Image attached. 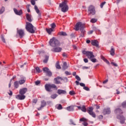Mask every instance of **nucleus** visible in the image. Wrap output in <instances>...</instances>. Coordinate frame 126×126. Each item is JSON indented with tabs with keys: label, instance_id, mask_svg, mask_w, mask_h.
<instances>
[{
	"label": "nucleus",
	"instance_id": "f257e3e1",
	"mask_svg": "<svg viewBox=\"0 0 126 126\" xmlns=\"http://www.w3.org/2000/svg\"><path fill=\"white\" fill-rule=\"evenodd\" d=\"M75 31H78V30H80L81 32V34L80 35V37H84V34L85 33V31L84 30V28L85 27L84 24H82V22H78L75 26Z\"/></svg>",
	"mask_w": 126,
	"mask_h": 126
},
{
	"label": "nucleus",
	"instance_id": "f03ea898",
	"mask_svg": "<svg viewBox=\"0 0 126 126\" xmlns=\"http://www.w3.org/2000/svg\"><path fill=\"white\" fill-rule=\"evenodd\" d=\"M26 30L28 32H29L32 34H34L35 31H36V28L33 26L32 24L29 22H27L26 24Z\"/></svg>",
	"mask_w": 126,
	"mask_h": 126
},
{
	"label": "nucleus",
	"instance_id": "7ed1b4c3",
	"mask_svg": "<svg viewBox=\"0 0 126 126\" xmlns=\"http://www.w3.org/2000/svg\"><path fill=\"white\" fill-rule=\"evenodd\" d=\"M45 88L46 91H47L48 92H52L53 89H54V90H58V87H57V86L53 84H46L45 85Z\"/></svg>",
	"mask_w": 126,
	"mask_h": 126
},
{
	"label": "nucleus",
	"instance_id": "20e7f679",
	"mask_svg": "<svg viewBox=\"0 0 126 126\" xmlns=\"http://www.w3.org/2000/svg\"><path fill=\"white\" fill-rule=\"evenodd\" d=\"M67 1L64 0L62 3L59 4L60 7H61L62 12H66L68 10V6L67 5Z\"/></svg>",
	"mask_w": 126,
	"mask_h": 126
},
{
	"label": "nucleus",
	"instance_id": "39448f33",
	"mask_svg": "<svg viewBox=\"0 0 126 126\" xmlns=\"http://www.w3.org/2000/svg\"><path fill=\"white\" fill-rule=\"evenodd\" d=\"M49 44L52 47H58L60 45V41L55 37H53L49 41Z\"/></svg>",
	"mask_w": 126,
	"mask_h": 126
},
{
	"label": "nucleus",
	"instance_id": "423d86ee",
	"mask_svg": "<svg viewBox=\"0 0 126 126\" xmlns=\"http://www.w3.org/2000/svg\"><path fill=\"white\" fill-rule=\"evenodd\" d=\"M88 12L89 15H94L95 13V7L94 6L91 5L88 8Z\"/></svg>",
	"mask_w": 126,
	"mask_h": 126
},
{
	"label": "nucleus",
	"instance_id": "0eeeda50",
	"mask_svg": "<svg viewBox=\"0 0 126 126\" xmlns=\"http://www.w3.org/2000/svg\"><path fill=\"white\" fill-rule=\"evenodd\" d=\"M82 53L83 55H86V56H87V57L88 58V59H90V60L93 59V58H95V56L93 55V52L91 51H83Z\"/></svg>",
	"mask_w": 126,
	"mask_h": 126
},
{
	"label": "nucleus",
	"instance_id": "6e6552de",
	"mask_svg": "<svg viewBox=\"0 0 126 126\" xmlns=\"http://www.w3.org/2000/svg\"><path fill=\"white\" fill-rule=\"evenodd\" d=\"M93 110H94V108L92 107H89L87 109V112L89 115L92 116L93 118H96V114H95V113L93 112Z\"/></svg>",
	"mask_w": 126,
	"mask_h": 126
},
{
	"label": "nucleus",
	"instance_id": "1a4fd4ad",
	"mask_svg": "<svg viewBox=\"0 0 126 126\" xmlns=\"http://www.w3.org/2000/svg\"><path fill=\"white\" fill-rule=\"evenodd\" d=\"M43 70L45 73H46L48 76H52V72L50 71V69L47 67L43 68Z\"/></svg>",
	"mask_w": 126,
	"mask_h": 126
},
{
	"label": "nucleus",
	"instance_id": "9d476101",
	"mask_svg": "<svg viewBox=\"0 0 126 126\" xmlns=\"http://www.w3.org/2000/svg\"><path fill=\"white\" fill-rule=\"evenodd\" d=\"M17 33L19 35L20 38H23L25 35V32L23 30H19L17 31Z\"/></svg>",
	"mask_w": 126,
	"mask_h": 126
},
{
	"label": "nucleus",
	"instance_id": "9b49d317",
	"mask_svg": "<svg viewBox=\"0 0 126 126\" xmlns=\"http://www.w3.org/2000/svg\"><path fill=\"white\" fill-rule=\"evenodd\" d=\"M20 79L19 81V83L20 85H22V84H24V83L26 81V77H25L24 76H20Z\"/></svg>",
	"mask_w": 126,
	"mask_h": 126
},
{
	"label": "nucleus",
	"instance_id": "f8f14e48",
	"mask_svg": "<svg viewBox=\"0 0 126 126\" xmlns=\"http://www.w3.org/2000/svg\"><path fill=\"white\" fill-rule=\"evenodd\" d=\"M26 96L24 94H18L16 96V98L18 100H24L26 98Z\"/></svg>",
	"mask_w": 126,
	"mask_h": 126
},
{
	"label": "nucleus",
	"instance_id": "ddd939ff",
	"mask_svg": "<svg viewBox=\"0 0 126 126\" xmlns=\"http://www.w3.org/2000/svg\"><path fill=\"white\" fill-rule=\"evenodd\" d=\"M28 90L27 88H24L22 89H20L19 91V94L21 95H24L25 93H26V92Z\"/></svg>",
	"mask_w": 126,
	"mask_h": 126
},
{
	"label": "nucleus",
	"instance_id": "4468645a",
	"mask_svg": "<svg viewBox=\"0 0 126 126\" xmlns=\"http://www.w3.org/2000/svg\"><path fill=\"white\" fill-rule=\"evenodd\" d=\"M60 80H63V78L61 77L58 76L57 78H54L56 84H61V81Z\"/></svg>",
	"mask_w": 126,
	"mask_h": 126
},
{
	"label": "nucleus",
	"instance_id": "2eb2a0df",
	"mask_svg": "<svg viewBox=\"0 0 126 126\" xmlns=\"http://www.w3.org/2000/svg\"><path fill=\"white\" fill-rule=\"evenodd\" d=\"M91 44L93 45V46H94L95 47H96L98 48L99 47V42H98V41L96 40H92Z\"/></svg>",
	"mask_w": 126,
	"mask_h": 126
},
{
	"label": "nucleus",
	"instance_id": "dca6fc26",
	"mask_svg": "<svg viewBox=\"0 0 126 126\" xmlns=\"http://www.w3.org/2000/svg\"><path fill=\"white\" fill-rule=\"evenodd\" d=\"M13 10L15 14H16L17 15H21V14H22L23 13L22 10L18 11L16 9V8H14Z\"/></svg>",
	"mask_w": 126,
	"mask_h": 126
},
{
	"label": "nucleus",
	"instance_id": "f3484780",
	"mask_svg": "<svg viewBox=\"0 0 126 126\" xmlns=\"http://www.w3.org/2000/svg\"><path fill=\"white\" fill-rule=\"evenodd\" d=\"M118 119H119L120 120V124H121L122 125L125 124V121H126V119L124 116H118Z\"/></svg>",
	"mask_w": 126,
	"mask_h": 126
},
{
	"label": "nucleus",
	"instance_id": "a211bd4d",
	"mask_svg": "<svg viewBox=\"0 0 126 126\" xmlns=\"http://www.w3.org/2000/svg\"><path fill=\"white\" fill-rule=\"evenodd\" d=\"M62 50H63V48L62 47H55L53 49V52H55V53H60V52H62Z\"/></svg>",
	"mask_w": 126,
	"mask_h": 126
},
{
	"label": "nucleus",
	"instance_id": "6ab92c4d",
	"mask_svg": "<svg viewBox=\"0 0 126 126\" xmlns=\"http://www.w3.org/2000/svg\"><path fill=\"white\" fill-rule=\"evenodd\" d=\"M103 115H109V114H111V110L110 108H106L103 110Z\"/></svg>",
	"mask_w": 126,
	"mask_h": 126
},
{
	"label": "nucleus",
	"instance_id": "aec40b11",
	"mask_svg": "<svg viewBox=\"0 0 126 126\" xmlns=\"http://www.w3.org/2000/svg\"><path fill=\"white\" fill-rule=\"evenodd\" d=\"M57 93L59 95H61V94H66V91H65L63 90L59 89L57 91Z\"/></svg>",
	"mask_w": 126,
	"mask_h": 126
},
{
	"label": "nucleus",
	"instance_id": "412c9836",
	"mask_svg": "<svg viewBox=\"0 0 126 126\" xmlns=\"http://www.w3.org/2000/svg\"><path fill=\"white\" fill-rule=\"evenodd\" d=\"M34 10H35L36 13L38 14V16L41 17V13H40V10L38 8V6L37 5H34Z\"/></svg>",
	"mask_w": 126,
	"mask_h": 126
},
{
	"label": "nucleus",
	"instance_id": "4be33fe9",
	"mask_svg": "<svg viewBox=\"0 0 126 126\" xmlns=\"http://www.w3.org/2000/svg\"><path fill=\"white\" fill-rule=\"evenodd\" d=\"M66 109L69 112H72V111H74V107L73 106H69L66 107Z\"/></svg>",
	"mask_w": 126,
	"mask_h": 126
},
{
	"label": "nucleus",
	"instance_id": "5701e85b",
	"mask_svg": "<svg viewBox=\"0 0 126 126\" xmlns=\"http://www.w3.org/2000/svg\"><path fill=\"white\" fill-rule=\"evenodd\" d=\"M78 109H79V110H81V111H82V112H84L85 113L86 112V108L85 107V106H83L82 107L81 106H77Z\"/></svg>",
	"mask_w": 126,
	"mask_h": 126
},
{
	"label": "nucleus",
	"instance_id": "b1692460",
	"mask_svg": "<svg viewBox=\"0 0 126 126\" xmlns=\"http://www.w3.org/2000/svg\"><path fill=\"white\" fill-rule=\"evenodd\" d=\"M26 17H27V20L29 21V22H32V19H31V15H30L29 14H27Z\"/></svg>",
	"mask_w": 126,
	"mask_h": 126
},
{
	"label": "nucleus",
	"instance_id": "393cba45",
	"mask_svg": "<svg viewBox=\"0 0 126 126\" xmlns=\"http://www.w3.org/2000/svg\"><path fill=\"white\" fill-rule=\"evenodd\" d=\"M46 32H47V33H48L49 35H51V34L52 33V32H54V29L52 28H50V29L46 28Z\"/></svg>",
	"mask_w": 126,
	"mask_h": 126
},
{
	"label": "nucleus",
	"instance_id": "a878e982",
	"mask_svg": "<svg viewBox=\"0 0 126 126\" xmlns=\"http://www.w3.org/2000/svg\"><path fill=\"white\" fill-rule=\"evenodd\" d=\"M115 113L116 114H123V111L121 109L118 108L115 110Z\"/></svg>",
	"mask_w": 126,
	"mask_h": 126
},
{
	"label": "nucleus",
	"instance_id": "bb28decb",
	"mask_svg": "<svg viewBox=\"0 0 126 126\" xmlns=\"http://www.w3.org/2000/svg\"><path fill=\"white\" fill-rule=\"evenodd\" d=\"M68 68V66H67V63L66 62H64L63 65V69H67Z\"/></svg>",
	"mask_w": 126,
	"mask_h": 126
},
{
	"label": "nucleus",
	"instance_id": "cd10ccee",
	"mask_svg": "<svg viewBox=\"0 0 126 126\" xmlns=\"http://www.w3.org/2000/svg\"><path fill=\"white\" fill-rule=\"evenodd\" d=\"M48 61H49V56H45V59L43 60V63H48Z\"/></svg>",
	"mask_w": 126,
	"mask_h": 126
},
{
	"label": "nucleus",
	"instance_id": "c85d7f7f",
	"mask_svg": "<svg viewBox=\"0 0 126 126\" xmlns=\"http://www.w3.org/2000/svg\"><path fill=\"white\" fill-rule=\"evenodd\" d=\"M110 55L111 56H115V49L112 48L110 50Z\"/></svg>",
	"mask_w": 126,
	"mask_h": 126
},
{
	"label": "nucleus",
	"instance_id": "c756f323",
	"mask_svg": "<svg viewBox=\"0 0 126 126\" xmlns=\"http://www.w3.org/2000/svg\"><path fill=\"white\" fill-rule=\"evenodd\" d=\"M14 87L17 88L19 86V83L18 81H15L14 83Z\"/></svg>",
	"mask_w": 126,
	"mask_h": 126
},
{
	"label": "nucleus",
	"instance_id": "7c9ffc66",
	"mask_svg": "<svg viewBox=\"0 0 126 126\" xmlns=\"http://www.w3.org/2000/svg\"><path fill=\"white\" fill-rule=\"evenodd\" d=\"M46 105H47L46 101L43 100L41 102V108H44V107H45V106H46Z\"/></svg>",
	"mask_w": 126,
	"mask_h": 126
},
{
	"label": "nucleus",
	"instance_id": "2f4dec72",
	"mask_svg": "<svg viewBox=\"0 0 126 126\" xmlns=\"http://www.w3.org/2000/svg\"><path fill=\"white\" fill-rule=\"evenodd\" d=\"M59 35H61V36H67V34L64 32H59Z\"/></svg>",
	"mask_w": 126,
	"mask_h": 126
},
{
	"label": "nucleus",
	"instance_id": "473e14b6",
	"mask_svg": "<svg viewBox=\"0 0 126 126\" xmlns=\"http://www.w3.org/2000/svg\"><path fill=\"white\" fill-rule=\"evenodd\" d=\"M56 68H58V69H61L62 67H61V65H60V63L57 62L56 64Z\"/></svg>",
	"mask_w": 126,
	"mask_h": 126
},
{
	"label": "nucleus",
	"instance_id": "72a5a7b5",
	"mask_svg": "<svg viewBox=\"0 0 126 126\" xmlns=\"http://www.w3.org/2000/svg\"><path fill=\"white\" fill-rule=\"evenodd\" d=\"M5 8L4 7H2L0 10V14H2L4 12Z\"/></svg>",
	"mask_w": 126,
	"mask_h": 126
},
{
	"label": "nucleus",
	"instance_id": "f704fd0d",
	"mask_svg": "<svg viewBox=\"0 0 126 126\" xmlns=\"http://www.w3.org/2000/svg\"><path fill=\"white\" fill-rule=\"evenodd\" d=\"M57 97H58V94H52L51 96V98H52V99H56Z\"/></svg>",
	"mask_w": 126,
	"mask_h": 126
},
{
	"label": "nucleus",
	"instance_id": "c9c22d12",
	"mask_svg": "<svg viewBox=\"0 0 126 126\" xmlns=\"http://www.w3.org/2000/svg\"><path fill=\"white\" fill-rule=\"evenodd\" d=\"M56 24H55V23H53L52 24H51V29H55V28H56Z\"/></svg>",
	"mask_w": 126,
	"mask_h": 126
},
{
	"label": "nucleus",
	"instance_id": "e433bc0d",
	"mask_svg": "<svg viewBox=\"0 0 126 126\" xmlns=\"http://www.w3.org/2000/svg\"><path fill=\"white\" fill-rule=\"evenodd\" d=\"M91 22H92V23H95V22H97V19H92L91 20Z\"/></svg>",
	"mask_w": 126,
	"mask_h": 126
},
{
	"label": "nucleus",
	"instance_id": "4c0bfd02",
	"mask_svg": "<svg viewBox=\"0 0 126 126\" xmlns=\"http://www.w3.org/2000/svg\"><path fill=\"white\" fill-rule=\"evenodd\" d=\"M102 60H103V61L105 62L107 64H110V62H109V61L107 60V59H105V58L103 57Z\"/></svg>",
	"mask_w": 126,
	"mask_h": 126
},
{
	"label": "nucleus",
	"instance_id": "58836bf2",
	"mask_svg": "<svg viewBox=\"0 0 126 126\" xmlns=\"http://www.w3.org/2000/svg\"><path fill=\"white\" fill-rule=\"evenodd\" d=\"M57 109L58 110H62L63 109V106H62V104H59L57 107Z\"/></svg>",
	"mask_w": 126,
	"mask_h": 126
},
{
	"label": "nucleus",
	"instance_id": "ea45409f",
	"mask_svg": "<svg viewBox=\"0 0 126 126\" xmlns=\"http://www.w3.org/2000/svg\"><path fill=\"white\" fill-rule=\"evenodd\" d=\"M35 70L38 73H40V72H41V70H40V68H39V67H36L35 68Z\"/></svg>",
	"mask_w": 126,
	"mask_h": 126
},
{
	"label": "nucleus",
	"instance_id": "a19ab883",
	"mask_svg": "<svg viewBox=\"0 0 126 126\" xmlns=\"http://www.w3.org/2000/svg\"><path fill=\"white\" fill-rule=\"evenodd\" d=\"M90 60L92 63H96L97 62V59L94 58V59H91Z\"/></svg>",
	"mask_w": 126,
	"mask_h": 126
},
{
	"label": "nucleus",
	"instance_id": "79ce46f5",
	"mask_svg": "<svg viewBox=\"0 0 126 126\" xmlns=\"http://www.w3.org/2000/svg\"><path fill=\"white\" fill-rule=\"evenodd\" d=\"M83 89H84V90H86V91H90V89L88 87H86L85 86L83 87Z\"/></svg>",
	"mask_w": 126,
	"mask_h": 126
},
{
	"label": "nucleus",
	"instance_id": "37998d69",
	"mask_svg": "<svg viewBox=\"0 0 126 126\" xmlns=\"http://www.w3.org/2000/svg\"><path fill=\"white\" fill-rule=\"evenodd\" d=\"M75 78L76 79H77V80H78V81H80L81 80V79L78 75H76Z\"/></svg>",
	"mask_w": 126,
	"mask_h": 126
},
{
	"label": "nucleus",
	"instance_id": "c03bdc74",
	"mask_svg": "<svg viewBox=\"0 0 126 126\" xmlns=\"http://www.w3.org/2000/svg\"><path fill=\"white\" fill-rule=\"evenodd\" d=\"M31 2L32 5H35V4H36V2H35V0H31Z\"/></svg>",
	"mask_w": 126,
	"mask_h": 126
},
{
	"label": "nucleus",
	"instance_id": "a18cd8bd",
	"mask_svg": "<svg viewBox=\"0 0 126 126\" xmlns=\"http://www.w3.org/2000/svg\"><path fill=\"white\" fill-rule=\"evenodd\" d=\"M106 4V2L104 1L100 4L101 8H103V6Z\"/></svg>",
	"mask_w": 126,
	"mask_h": 126
},
{
	"label": "nucleus",
	"instance_id": "49530a36",
	"mask_svg": "<svg viewBox=\"0 0 126 126\" xmlns=\"http://www.w3.org/2000/svg\"><path fill=\"white\" fill-rule=\"evenodd\" d=\"M69 94L70 95H73L75 94V93L74 92V91H70Z\"/></svg>",
	"mask_w": 126,
	"mask_h": 126
},
{
	"label": "nucleus",
	"instance_id": "de8ad7c7",
	"mask_svg": "<svg viewBox=\"0 0 126 126\" xmlns=\"http://www.w3.org/2000/svg\"><path fill=\"white\" fill-rule=\"evenodd\" d=\"M122 106L123 108H126V102H124L122 104Z\"/></svg>",
	"mask_w": 126,
	"mask_h": 126
},
{
	"label": "nucleus",
	"instance_id": "09e8293b",
	"mask_svg": "<svg viewBox=\"0 0 126 126\" xmlns=\"http://www.w3.org/2000/svg\"><path fill=\"white\" fill-rule=\"evenodd\" d=\"M80 122H85V121H86V119H85V118H81L80 120H79Z\"/></svg>",
	"mask_w": 126,
	"mask_h": 126
},
{
	"label": "nucleus",
	"instance_id": "8fccbe9b",
	"mask_svg": "<svg viewBox=\"0 0 126 126\" xmlns=\"http://www.w3.org/2000/svg\"><path fill=\"white\" fill-rule=\"evenodd\" d=\"M1 38L2 39V42H3V43H5V39H4V37H3V36L1 35Z\"/></svg>",
	"mask_w": 126,
	"mask_h": 126
},
{
	"label": "nucleus",
	"instance_id": "3c124183",
	"mask_svg": "<svg viewBox=\"0 0 126 126\" xmlns=\"http://www.w3.org/2000/svg\"><path fill=\"white\" fill-rule=\"evenodd\" d=\"M65 73L66 74V75H70V74H71V73L68 71H65Z\"/></svg>",
	"mask_w": 126,
	"mask_h": 126
},
{
	"label": "nucleus",
	"instance_id": "603ef678",
	"mask_svg": "<svg viewBox=\"0 0 126 126\" xmlns=\"http://www.w3.org/2000/svg\"><path fill=\"white\" fill-rule=\"evenodd\" d=\"M79 85H80V86H81L82 87H83V88L85 86V84L83 83H80Z\"/></svg>",
	"mask_w": 126,
	"mask_h": 126
},
{
	"label": "nucleus",
	"instance_id": "864d4df0",
	"mask_svg": "<svg viewBox=\"0 0 126 126\" xmlns=\"http://www.w3.org/2000/svg\"><path fill=\"white\" fill-rule=\"evenodd\" d=\"M35 85H39V84H40L41 82H40V81H35Z\"/></svg>",
	"mask_w": 126,
	"mask_h": 126
},
{
	"label": "nucleus",
	"instance_id": "5fc2aeb1",
	"mask_svg": "<svg viewBox=\"0 0 126 126\" xmlns=\"http://www.w3.org/2000/svg\"><path fill=\"white\" fill-rule=\"evenodd\" d=\"M83 125L84 126H88V123H87V122H84L83 123Z\"/></svg>",
	"mask_w": 126,
	"mask_h": 126
},
{
	"label": "nucleus",
	"instance_id": "6e6d98bb",
	"mask_svg": "<svg viewBox=\"0 0 126 126\" xmlns=\"http://www.w3.org/2000/svg\"><path fill=\"white\" fill-rule=\"evenodd\" d=\"M93 30H94V31H98V32H100V30H97L96 27H94L93 28Z\"/></svg>",
	"mask_w": 126,
	"mask_h": 126
},
{
	"label": "nucleus",
	"instance_id": "4d7b16f0",
	"mask_svg": "<svg viewBox=\"0 0 126 126\" xmlns=\"http://www.w3.org/2000/svg\"><path fill=\"white\" fill-rule=\"evenodd\" d=\"M111 64H112L113 65H114V66H118V64H117V63L112 62L111 63Z\"/></svg>",
	"mask_w": 126,
	"mask_h": 126
},
{
	"label": "nucleus",
	"instance_id": "13d9d810",
	"mask_svg": "<svg viewBox=\"0 0 126 126\" xmlns=\"http://www.w3.org/2000/svg\"><path fill=\"white\" fill-rule=\"evenodd\" d=\"M84 63H88V59H86V58L84 59Z\"/></svg>",
	"mask_w": 126,
	"mask_h": 126
},
{
	"label": "nucleus",
	"instance_id": "bf43d9fd",
	"mask_svg": "<svg viewBox=\"0 0 126 126\" xmlns=\"http://www.w3.org/2000/svg\"><path fill=\"white\" fill-rule=\"evenodd\" d=\"M82 68H83V69H88V68H89V67H88V66H83Z\"/></svg>",
	"mask_w": 126,
	"mask_h": 126
},
{
	"label": "nucleus",
	"instance_id": "052dcab7",
	"mask_svg": "<svg viewBox=\"0 0 126 126\" xmlns=\"http://www.w3.org/2000/svg\"><path fill=\"white\" fill-rule=\"evenodd\" d=\"M37 99H33L32 100V102L34 103V104H36V103H37Z\"/></svg>",
	"mask_w": 126,
	"mask_h": 126
},
{
	"label": "nucleus",
	"instance_id": "680f3d73",
	"mask_svg": "<svg viewBox=\"0 0 126 126\" xmlns=\"http://www.w3.org/2000/svg\"><path fill=\"white\" fill-rule=\"evenodd\" d=\"M8 87L9 88H10V87H11V81H10V83H9Z\"/></svg>",
	"mask_w": 126,
	"mask_h": 126
},
{
	"label": "nucleus",
	"instance_id": "e2e57ef3",
	"mask_svg": "<svg viewBox=\"0 0 126 126\" xmlns=\"http://www.w3.org/2000/svg\"><path fill=\"white\" fill-rule=\"evenodd\" d=\"M107 82H108V80H105V81H104L103 82V84H105L107 83Z\"/></svg>",
	"mask_w": 126,
	"mask_h": 126
},
{
	"label": "nucleus",
	"instance_id": "0e129e2a",
	"mask_svg": "<svg viewBox=\"0 0 126 126\" xmlns=\"http://www.w3.org/2000/svg\"><path fill=\"white\" fill-rule=\"evenodd\" d=\"M76 85H79V82L78 81H75Z\"/></svg>",
	"mask_w": 126,
	"mask_h": 126
},
{
	"label": "nucleus",
	"instance_id": "69168bd1",
	"mask_svg": "<svg viewBox=\"0 0 126 126\" xmlns=\"http://www.w3.org/2000/svg\"><path fill=\"white\" fill-rule=\"evenodd\" d=\"M8 94H9V95L10 96H12V91H10V93H8Z\"/></svg>",
	"mask_w": 126,
	"mask_h": 126
},
{
	"label": "nucleus",
	"instance_id": "338daca9",
	"mask_svg": "<svg viewBox=\"0 0 126 126\" xmlns=\"http://www.w3.org/2000/svg\"><path fill=\"white\" fill-rule=\"evenodd\" d=\"M63 57H66V53H63Z\"/></svg>",
	"mask_w": 126,
	"mask_h": 126
},
{
	"label": "nucleus",
	"instance_id": "774afa93",
	"mask_svg": "<svg viewBox=\"0 0 126 126\" xmlns=\"http://www.w3.org/2000/svg\"><path fill=\"white\" fill-rule=\"evenodd\" d=\"M93 33V31H90L89 32H88V33L89 34H92Z\"/></svg>",
	"mask_w": 126,
	"mask_h": 126
}]
</instances>
